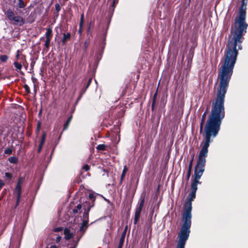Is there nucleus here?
<instances>
[{
	"label": "nucleus",
	"instance_id": "nucleus-4",
	"mask_svg": "<svg viewBox=\"0 0 248 248\" xmlns=\"http://www.w3.org/2000/svg\"><path fill=\"white\" fill-rule=\"evenodd\" d=\"M96 199V196L93 193H90L86 198H81L80 199V202L82 203L83 208L84 210L83 215L82 222L83 224L89 223V212L91 208L94 206V202Z\"/></svg>",
	"mask_w": 248,
	"mask_h": 248
},
{
	"label": "nucleus",
	"instance_id": "nucleus-61",
	"mask_svg": "<svg viewBox=\"0 0 248 248\" xmlns=\"http://www.w3.org/2000/svg\"><path fill=\"white\" fill-rule=\"evenodd\" d=\"M191 159H193V160H194V156H195L194 153H193L192 154H191Z\"/></svg>",
	"mask_w": 248,
	"mask_h": 248
},
{
	"label": "nucleus",
	"instance_id": "nucleus-18",
	"mask_svg": "<svg viewBox=\"0 0 248 248\" xmlns=\"http://www.w3.org/2000/svg\"><path fill=\"white\" fill-rule=\"evenodd\" d=\"M41 122L40 121H38L37 122V127L35 131V133L37 136H38L39 134L40 130L41 129Z\"/></svg>",
	"mask_w": 248,
	"mask_h": 248
},
{
	"label": "nucleus",
	"instance_id": "nucleus-63",
	"mask_svg": "<svg viewBox=\"0 0 248 248\" xmlns=\"http://www.w3.org/2000/svg\"><path fill=\"white\" fill-rule=\"evenodd\" d=\"M2 131L0 130V137L1 136V135H2Z\"/></svg>",
	"mask_w": 248,
	"mask_h": 248
},
{
	"label": "nucleus",
	"instance_id": "nucleus-45",
	"mask_svg": "<svg viewBox=\"0 0 248 248\" xmlns=\"http://www.w3.org/2000/svg\"><path fill=\"white\" fill-rule=\"evenodd\" d=\"M155 103H152L151 108H152V111L153 112H154L155 111Z\"/></svg>",
	"mask_w": 248,
	"mask_h": 248
},
{
	"label": "nucleus",
	"instance_id": "nucleus-51",
	"mask_svg": "<svg viewBox=\"0 0 248 248\" xmlns=\"http://www.w3.org/2000/svg\"><path fill=\"white\" fill-rule=\"evenodd\" d=\"M91 23H90V24L88 25V28H87V31L88 32H89L90 31V30H91Z\"/></svg>",
	"mask_w": 248,
	"mask_h": 248
},
{
	"label": "nucleus",
	"instance_id": "nucleus-3",
	"mask_svg": "<svg viewBox=\"0 0 248 248\" xmlns=\"http://www.w3.org/2000/svg\"><path fill=\"white\" fill-rule=\"evenodd\" d=\"M198 183L191 182V191L189 194L187 202L184 210L182 216L183 223L178 234V241L186 243L188 239L190 233V227L191 225V211L192 202L196 198V193L198 189Z\"/></svg>",
	"mask_w": 248,
	"mask_h": 248
},
{
	"label": "nucleus",
	"instance_id": "nucleus-54",
	"mask_svg": "<svg viewBox=\"0 0 248 248\" xmlns=\"http://www.w3.org/2000/svg\"><path fill=\"white\" fill-rule=\"evenodd\" d=\"M89 86L90 85H88V84H86V85L83 88V89L85 90V91H86L87 89L88 88Z\"/></svg>",
	"mask_w": 248,
	"mask_h": 248
},
{
	"label": "nucleus",
	"instance_id": "nucleus-22",
	"mask_svg": "<svg viewBox=\"0 0 248 248\" xmlns=\"http://www.w3.org/2000/svg\"><path fill=\"white\" fill-rule=\"evenodd\" d=\"M18 3L17 5V7L19 8H23L26 6V4L25 3L23 0H18Z\"/></svg>",
	"mask_w": 248,
	"mask_h": 248
},
{
	"label": "nucleus",
	"instance_id": "nucleus-31",
	"mask_svg": "<svg viewBox=\"0 0 248 248\" xmlns=\"http://www.w3.org/2000/svg\"><path fill=\"white\" fill-rule=\"evenodd\" d=\"M19 60L20 61V63L24 64V62H26V56L23 54L21 55Z\"/></svg>",
	"mask_w": 248,
	"mask_h": 248
},
{
	"label": "nucleus",
	"instance_id": "nucleus-39",
	"mask_svg": "<svg viewBox=\"0 0 248 248\" xmlns=\"http://www.w3.org/2000/svg\"><path fill=\"white\" fill-rule=\"evenodd\" d=\"M191 172H189L187 171L186 177V182H188L189 178H190V175H191Z\"/></svg>",
	"mask_w": 248,
	"mask_h": 248
},
{
	"label": "nucleus",
	"instance_id": "nucleus-60",
	"mask_svg": "<svg viewBox=\"0 0 248 248\" xmlns=\"http://www.w3.org/2000/svg\"><path fill=\"white\" fill-rule=\"evenodd\" d=\"M49 248H57V246L54 245L51 246Z\"/></svg>",
	"mask_w": 248,
	"mask_h": 248
},
{
	"label": "nucleus",
	"instance_id": "nucleus-49",
	"mask_svg": "<svg viewBox=\"0 0 248 248\" xmlns=\"http://www.w3.org/2000/svg\"><path fill=\"white\" fill-rule=\"evenodd\" d=\"M92 78H90L88 80V81L87 82V84H88V85H90L91 84V82H92Z\"/></svg>",
	"mask_w": 248,
	"mask_h": 248
},
{
	"label": "nucleus",
	"instance_id": "nucleus-32",
	"mask_svg": "<svg viewBox=\"0 0 248 248\" xmlns=\"http://www.w3.org/2000/svg\"><path fill=\"white\" fill-rule=\"evenodd\" d=\"M157 93H158V88H157L155 93H154L153 98H152V103H155L156 102V100L157 99Z\"/></svg>",
	"mask_w": 248,
	"mask_h": 248
},
{
	"label": "nucleus",
	"instance_id": "nucleus-15",
	"mask_svg": "<svg viewBox=\"0 0 248 248\" xmlns=\"http://www.w3.org/2000/svg\"><path fill=\"white\" fill-rule=\"evenodd\" d=\"M22 63H20V62H18L16 61L14 62V66L16 68V70L17 72L20 71L21 70V69H22Z\"/></svg>",
	"mask_w": 248,
	"mask_h": 248
},
{
	"label": "nucleus",
	"instance_id": "nucleus-41",
	"mask_svg": "<svg viewBox=\"0 0 248 248\" xmlns=\"http://www.w3.org/2000/svg\"><path fill=\"white\" fill-rule=\"evenodd\" d=\"M128 170V168L127 167L126 165L124 166V169H123V170L122 171V173L125 175V174L127 172Z\"/></svg>",
	"mask_w": 248,
	"mask_h": 248
},
{
	"label": "nucleus",
	"instance_id": "nucleus-11",
	"mask_svg": "<svg viewBox=\"0 0 248 248\" xmlns=\"http://www.w3.org/2000/svg\"><path fill=\"white\" fill-rule=\"evenodd\" d=\"M63 233L65 235L64 238L66 240H69L73 237V233L71 232V231L68 228H65L64 230Z\"/></svg>",
	"mask_w": 248,
	"mask_h": 248
},
{
	"label": "nucleus",
	"instance_id": "nucleus-64",
	"mask_svg": "<svg viewBox=\"0 0 248 248\" xmlns=\"http://www.w3.org/2000/svg\"><path fill=\"white\" fill-rule=\"evenodd\" d=\"M105 201H107V202H108V203H110V202H109V200H108L105 199Z\"/></svg>",
	"mask_w": 248,
	"mask_h": 248
},
{
	"label": "nucleus",
	"instance_id": "nucleus-9",
	"mask_svg": "<svg viewBox=\"0 0 248 248\" xmlns=\"http://www.w3.org/2000/svg\"><path fill=\"white\" fill-rule=\"evenodd\" d=\"M89 227V224H83V223L82 222L81 223V225L80 226L79 229L78 231V232H81V234L80 236L79 237L78 242L79 240V239L81 238V237L84 234L85 232H86L87 229H88Z\"/></svg>",
	"mask_w": 248,
	"mask_h": 248
},
{
	"label": "nucleus",
	"instance_id": "nucleus-29",
	"mask_svg": "<svg viewBox=\"0 0 248 248\" xmlns=\"http://www.w3.org/2000/svg\"><path fill=\"white\" fill-rule=\"evenodd\" d=\"M186 243L178 241L176 248H185Z\"/></svg>",
	"mask_w": 248,
	"mask_h": 248
},
{
	"label": "nucleus",
	"instance_id": "nucleus-35",
	"mask_svg": "<svg viewBox=\"0 0 248 248\" xmlns=\"http://www.w3.org/2000/svg\"><path fill=\"white\" fill-rule=\"evenodd\" d=\"M24 88L25 90V92L27 93H31V91H30V87H29V86L27 84H25L24 85Z\"/></svg>",
	"mask_w": 248,
	"mask_h": 248
},
{
	"label": "nucleus",
	"instance_id": "nucleus-43",
	"mask_svg": "<svg viewBox=\"0 0 248 248\" xmlns=\"http://www.w3.org/2000/svg\"><path fill=\"white\" fill-rule=\"evenodd\" d=\"M83 94H80V95L78 96V97L77 99V101L76 102H75V105H77L78 102V101L81 99L82 96Z\"/></svg>",
	"mask_w": 248,
	"mask_h": 248
},
{
	"label": "nucleus",
	"instance_id": "nucleus-23",
	"mask_svg": "<svg viewBox=\"0 0 248 248\" xmlns=\"http://www.w3.org/2000/svg\"><path fill=\"white\" fill-rule=\"evenodd\" d=\"M90 45V40L89 39H87L85 41L83 44V49L84 51H86L88 47Z\"/></svg>",
	"mask_w": 248,
	"mask_h": 248
},
{
	"label": "nucleus",
	"instance_id": "nucleus-6",
	"mask_svg": "<svg viewBox=\"0 0 248 248\" xmlns=\"http://www.w3.org/2000/svg\"><path fill=\"white\" fill-rule=\"evenodd\" d=\"M5 14L8 19L11 21L14 25L21 26L25 24L24 18L22 16L15 15L11 9H8Z\"/></svg>",
	"mask_w": 248,
	"mask_h": 248
},
{
	"label": "nucleus",
	"instance_id": "nucleus-58",
	"mask_svg": "<svg viewBox=\"0 0 248 248\" xmlns=\"http://www.w3.org/2000/svg\"><path fill=\"white\" fill-rule=\"evenodd\" d=\"M193 159H191L189 161V165H193Z\"/></svg>",
	"mask_w": 248,
	"mask_h": 248
},
{
	"label": "nucleus",
	"instance_id": "nucleus-19",
	"mask_svg": "<svg viewBox=\"0 0 248 248\" xmlns=\"http://www.w3.org/2000/svg\"><path fill=\"white\" fill-rule=\"evenodd\" d=\"M8 161L11 163L16 164L18 163V158L15 156H11L8 158Z\"/></svg>",
	"mask_w": 248,
	"mask_h": 248
},
{
	"label": "nucleus",
	"instance_id": "nucleus-56",
	"mask_svg": "<svg viewBox=\"0 0 248 248\" xmlns=\"http://www.w3.org/2000/svg\"><path fill=\"white\" fill-rule=\"evenodd\" d=\"M89 86L90 85H88V84H86V85L83 88V89L85 90V91H86L87 89L88 88Z\"/></svg>",
	"mask_w": 248,
	"mask_h": 248
},
{
	"label": "nucleus",
	"instance_id": "nucleus-1",
	"mask_svg": "<svg viewBox=\"0 0 248 248\" xmlns=\"http://www.w3.org/2000/svg\"><path fill=\"white\" fill-rule=\"evenodd\" d=\"M241 4L238 9L239 16L235 19L233 27L231 28L227 51L224 54V60L221 62L218 74L219 78L218 87L227 89L238 54V50L242 49L243 36L246 33L248 26L245 21L248 0H241Z\"/></svg>",
	"mask_w": 248,
	"mask_h": 248
},
{
	"label": "nucleus",
	"instance_id": "nucleus-20",
	"mask_svg": "<svg viewBox=\"0 0 248 248\" xmlns=\"http://www.w3.org/2000/svg\"><path fill=\"white\" fill-rule=\"evenodd\" d=\"M194 54V48L191 47V48L189 50V53L188 54L187 58L188 59H190L191 61H192V58L193 57Z\"/></svg>",
	"mask_w": 248,
	"mask_h": 248
},
{
	"label": "nucleus",
	"instance_id": "nucleus-16",
	"mask_svg": "<svg viewBox=\"0 0 248 248\" xmlns=\"http://www.w3.org/2000/svg\"><path fill=\"white\" fill-rule=\"evenodd\" d=\"M107 146L104 144H101L98 145L96 149L98 151H104L107 150Z\"/></svg>",
	"mask_w": 248,
	"mask_h": 248
},
{
	"label": "nucleus",
	"instance_id": "nucleus-42",
	"mask_svg": "<svg viewBox=\"0 0 248 248\" xmlns=\"http://www.w3.org/2000/svg\"><path fill=\"white\" fill-rule=\"evenodd\" d=\"M125 174H124L122 173V174L121 175L120 182V185H122V182H123V181L124 177H125Z\"/></svg>",
	"mask_w": 248,
	"mask_h": 248
},
{
	"label": "nucleus",
	"instance_id": "nucleus-40",
	"mask_svg": "<svg viewBox=\"0 0 248 248\" xmlns=\"http://www.w3.org/2000/svg\"><path fill=\"white\" fill-rule=\"evenodd\" d=\"M43 145L44 144H41V143L39 144L37 149V153L38 154H39L41 152Z\"/></svg>",
	"mask_w": 248,
	"mask_h": 248
},
{
	"label": "nucleus",
	"instance_id": "nucleus-59",
	"mask_svg": "<svg viewBox=\"0 0 248 248\" xmlns=\"http://www.w3.org/2000/svg\"><path fill=\"white\" fill-rule=\"evenodd\" d=\"M86 92V91L85 90H84L83 88L82 89L81 91V93H80L82 94H83L85 93Z\"/></svg>",
	"mask_w": 248,
	"mask_h": 248
},
{
	"label": "nucleus",
	"instance_id": "nucleus-17",
	"mask_svg": "<svg viewBox=\"0 0 248 248\" xmlns=\"http://www.w3.org/2000/svg\"><path fill=\"white\" fill-rule=\"evenodd\" d=\"M118 2V0H113L112 3L109 7V10L111 11L113 13L114 11V9L116 6Z\"/></svg>",
	"mask_w": 248,
	"mask_h": 248
},
{
	"label": "nucleus",
	"instance_id": "nucleus-36",
	"mask_svg": "<svg viewBox=\"0 0 248 248\" xmlns=\"http://www.w3.org/2000/svg\"><path fill=\"white\" fill-rule=\"evenodd\" d=\"M127 230V226H126L124 228V229L121 236V237L123 238V237L124 238H125Z\"/></svg>",
	"mask_w": 248,
	"mask_h": 248
},
{
	"label": "nucleus",
	"instance_id": "nucleus-47",
	"mask_svg": "<svg viewBox=\"0 0 248 248\" xmlns=\"http://www.w3.org/2000/svg\"><path fill=\"white\" fill-rule=\"evenodd\" d=\"M61 238H62L61 236H57L55 240L56 243H59L61 241Z\"/></svg>",
	"mask_w": 248,
	"mask_h": 248
},
{
	"label": "nucleus",
	"instance_id": "nucleus-25",
	"mask_svg": "<svg viewBox=\"0 0 248 248\" xmlns=\"http://www.w3.org/2000/svg\"><path fill=\"white\" fill-rule=\"evenodd\" d=\"M51 40V39L46 38V40L45 43V48L46 49V50H47L48 49V48L50 46Z\"/></svg>",
	"mask_w": 248,
	"mask_h": 248
},
{
	"label": "nucleus",
	"instance_id": "nucleus-14",
	"mask_svg": "<svg viewBox=\"0 0 248 248\" xmlns=\"http://www.w3.org/2000/svg\"><path fill=\"white\" fill-rule=\"evenodd\" d=\"M106 39L105 37L103 38V40H102L100 44V54H102L104 52V50L105 47L106 45Z\"/></svg>",
	"mask_w": 248,
	"mask_h": 248
},
{
	"label": "nucleus",
	"instance_id": "nucleus-5",
	"mask_svg": "<svg viewBox=\"0 0 248 248\" xmlns=\"http://www.w3.org/2000/svg\"><path fill=\"white\" fill-rule=\"evenodd\" d=\"M23 180L24 178L23 177H19L18 178L17 184L13 191V194L15 198L16 202L15 204L11 207V209L12 210H15L19 206L22 194L21 184L22 183Z\"/></svg>",
	"mask_w": 248,
	"mask_h": 248
},
{
	"label": "nucleus",
	"instance_id": "nucleus-27",
	"mask_svg": "<svg viewBox=\"0 0 248 248\" xmlns=\"http://www.w3.org/2000/svg\"><path fill=\"white\" fill-rule=\"evenodd\" d=\"M46 132L44 131L43 132V134L42 135L41 140L40 141V143L41 144H44L45 143L46 138Z\"/></svg>",
	"mask_w": 248,
	"mask_h": 248
},
{
	"label": "nucleus",
	"instance_id": "nucleus-52",
	"mask_svg": "<svg viewBox=\"0 0 248 248\" xmlns=\"http://www.w3.org/2000/svg\"><path fill=\"white\" fill-rule=\"evenodd\" d=\"M35 63V62L34 61V60H32L31 62V66L32 67H33Z\"/></svg>",
	"mask_w": 248,
	"mask_h": 248
},
{
	"label": "nucleus",
	"instance_id": "nucleus-30",
	"mask_svg": "<svg viewBox=\"0 0 248 248\" xmlns=\"http://www.w3.org/2000/svg\"><path fill=\"white\" fill-rule=\"evenodd\" d=\"M124 239L123 237H120L119 242V245L117 248H123L124 243Z\"/></svg>",
	"mask_w": 248,
	"mask_h": 248
},
{
	"label": "nucleus",
	"instance_id": "nucleus-62",
	"mask_svg": "<svg viewBox=\"0 0 248 248\" xmlns=\"http://www.w3.org/2000/svg\"><path fill=\"white\" fill-rule=\"evenodd\" d=\"M75 108H74L73 109H72V110H71V113H72V114L73 113H74V111H75Z\"/></svg>",
	"mask_w": 248,
	"mask_h": 248
},
{
	"label": "nucleus",
	"instance_id": "nucleus-10",
	"mask_svg": "<svg viewBox=\"0 0 248 248\" xmlns=\"http://www.w3.org/2000/svg\"><path fill=\"white\" fill-rule=\"evenodd\" d=\"M63 37L62 39V45H65L67 41L71 39V34L70 32H64L62 33Z\"/></svg>",
	"mask_w": 248,
	"mask_h": 248
},
{
	"label": "nucleus",
	"instance_id": "nucleus-50",
	"mask_svg": "<svg viewBox=\"0 0 248 248\" xmlns=\"http://www.w3.org/2000/svg\"><path fill=\"white\" fill-rule=\"evenodd\" d=\"M82 27H83V26H81V27H80V26H79V30L78 31V32L80 34H81L82 33Z\"/></svg>",
	"mask_w": 248,
	"mask_h": 248
},
{
	"label": "nucleus",
	"instance_id": "nucleus-44",
	"mask_svg": "<svg viewBox=\"0 0 248 248\" xmlns=\"http://www.w3.org/2000/svg\"><path fill=\"white\" fill-rule=\"evenodd\" d=\"M78 245V242L75 244L74 243H72L69 247V248H76Z\"/></svg>",
	"mask_w": 248,
	"mask_h": 248
},
{
	"label": "nucleus",
	"instance_id": "nucleus-46",
	"mask_svg": "<svg viewBox=\"0 0 248 248\" xmlns=\"http://www.w3.org/2000/svg\"><path fill=\"white\" fill-rule=\"evenodd\" d=\"M4 186V183L3 181L0 179V189Z\"/></svg>",
	"mask_w": 248,
	"mask_h": 248
},
{
	"label": "nucleus",
	"instance_id": "nucleus-21",
	"mask_svg": "<svg viewBox=\"0 0 248 248\" xmlns=\"http://www.w3.org/2000/svg\"><path fill=\"white\" fill-rule=\"evenodd\" d=\"M83 206V204H78L73 210V212L74 214H77L79 210H80L82 207Z\"/></svg>",
	"mask_w": 248,
	"mask_h": 248
},
{
	"label": "nucleus",
	"instance_id": "nucleus-13",
	"mask_svg": "<svg viewBox=\"0 0 248 248\" xmlns=\"http://www.w3.org/2000/svg\"><path fill=\"white\" fill-rule=\"evenodd\" d=\"M72 118H73V115H72V114H71L68 118V119H67L66 122L64 123V124H63V131L65 130L68 128L70 124L72 121Z\"/></svg>",
	"mask_w": 248,
	"mask_h": 248
},
{
	"label": "nucleus",
	"instance_id": "nucleus-8",
	"mask_svg": "<svg viewBox=\"0 0 248 248\" xmlns=\"http://www.w3.org/2000/svg\"><path fill=\"white\" fill-rule=\"evenodd\" d=\"M208 110H209V106H208L207 107L205 111L204 112V113L202 115L201 123L200 124V133H201L202 132L204 124V122L206 120V116L209 112Z\"/></svg>",
	"mask_w": 248,
	"mask_h": 248
},
{
	"label": "nucleus",
	"instance_id": "nucleus-55",
	"mask_svg": "<svg viewBox=\"0 0 248 248\" xmlns=\"http://www.w3.org/2000/svg\"><path fill=\"white\" fill-rule=\"evenodd\" d=\"M89 86L90 85H88V84H86V85L83 88V89L85 90V91H86L87 89L88 88Z\"/></svg>",
	"mask_w": 248,
	"mask_h": 248
},
{
	"label": "nucleus",
	"instance_id": "nucleus-7",
	"mask_svg": "<svg viewBox=\"0 0 248 248\" xmlns=\"http://www.w3.org/2000/svg\"><path fill=\"white\" fill-rule=\"evenodd\" d=\"M145 195H141L135 209L133 223L135 225L137 224L140 216L141 211L143 209L145 202Z\"/></svg>",
	"mask_w": 248,
	"mask_h": 248
},
{
	"label": "nucleus",
	"instance_id": "nucleus-57",
	"mask_svg": "<svg viewBox=\"0 0 248 248\" xmlns=\"http://www.w3.org/2000/svg\"><path fill=\"white\" fill-rule=\"evenodd\" d=\"M89 86L90 85H88V84H86V85L83 88V89L85 90V91H86L87 89L88 88Z\"/></svg>",
	"mask_w": 248,
	"mask_h": 248
},
{
	"label": "nucleus",
	"instance_id": "nucleus-2",
	"mask_svg": "<svg viewBox=\"0 0 248 248\" xmlns=\"http://www.w3.org/2000/svg\"><path fill=\"white\" fill-rule=\"evenodd\" d=\"M227 89L218 87L217 97L213 102L211 110L204 126V142L200 151L198 160L194 168V174L192 176V182L199 184L205 170L206 158L207 156L208 147L212 142L211 138L216 137L220 129L222 120L225 117L224 102Z\"/></svg>",
	"mask_w": 248,
	"mask_h": 248
},
{
	"label": "nucleus",
	"instance_id": "nucleus-26",
	"mask_svg": "<svg viewBox=\"0 0 248 248\" xmlns=\"http://www.w3.org/2000/svg\"><path fill=\"white\" fill-rule=\"evenodd\" d=\"M8 59V57L5 55H1L0 56V61L2 62H6Z\"/></svg>",
	"mask_w": 248,
	"mask_h": 248
},
{
	"label": "nucleus",
	"instance_id": "nucleus-37",
	"mask_svg": "<svg viewBox=\"0 0 248 248\" xmlns=\"http://www.w3.org/2000/svg\"><path fill=\"white\" fill-rule=\"evenodd\" d=\"M20 50H17V51H16V60H19V59H20V57L21 56V55H20Z\"/></svg>",
	"mask_w": 248,
	"mask_h": 248
},
{
	"label": "nucleus",
	"instance_id": "nucleus-28",
	"mask_svg": "<svg viewBox=\"0 0 248 248\" xmlns=\"http://www.w3.org/2000/svg\"><path fill=\"white\" fill-rule=\"evenodd\" d=\"M12 152H13V149L12 148L8 147V148H6L4 150V154L10 155L12 154Z\"/></svg>",
	"mask_w": 248,
	"mask_h": 248
},
{
	"label": "nucleus",
	"instance_id": "nucleus-24",
	"mask_svg": "<svg viewBox=\"0 0 248 248\" xmlns=\"http://www.w3.org/2000/svg\"><path fill=\"white\" fill-rule=\"evenodd\" d=\"M55 10H56V13H57V14L56 15V16H59V13L61 11V7L59 3H56L55 4Z\"/></svg>",
	"mask_w": 248,
	"mask_h": 248
},
{
	"label": "nucleus",
	"instance_id": "nucleus-53",
	"mask_svg": "<svg viewBox=\"0 0 248 248\" xmlns=\"http://www.w3.org/2000/svg\"><path fill=\"white\" fill-rule=\"evenodd\" d=\"M89 86L90 85H88V84H86V85L83 88V89L85 90V91H86L87 89L88 88Z\"/></svg>",
	"mask_w": 248,
	"mask_h": 248
},
{
	"label": "nucleus",
	"instance_id": "nucleus-34",
	"mask_svg": "<svg viewBox=\"0 0 248 248\" xmlns=\"http://www.w3.org/2000/svg\"><path fill=\"white\" fill-rule=\"evenodd\" d=\"M83 23H84V14H82L81 15V17H80L79 26H80V27H81V26H83Z\"/></svg>",
	"mask_w": 248,
	"mask_h": 248
},
{
	"label": "nucleus",
	"instance_id": "nucleus-12",
	"mask_svg": "<svg viewBox=\"0 0 248 248\" xmlns=\"http://www.w3.org/2000/svg\"><path fill=\"white\" fill-rule=\"evenodd\" d=\"M46 32L45 33V37L46 38L52 39L53 37L52 27L50 26L46 28Z\"/></svg>",
	"mask_w": 248,
	"mask_h": 248
},
{
	"label": "nucleus",
	"instance_id": "nucleus-38",
	"mask_svg": "<svg viewBox=\"0 0 248 248\" xmlns=\"http://www.w3.org/2000/svg\"><path fill=\"white\" fill-rule=\"evenodd\" d=\"M90 169V166L88 164H86L82 167V169L85 171H88Z\"/></svg>",
	"mask_w": 248,
	"mask_h": 248
},
{
	"label": "nucleus",
	"instance_id": "nucleus-48",
	"mask_svg": "<svg viewBox=\"0 0 248 248\" xmlns=\"http://www.w3.org/2000/svg\"><path fill=\"white\" fill-rule=\"evenodd\" d=\"M192 169V166L188 165V170H187V171L189 172H191Z\"/></svg>",
	"mask_w": 248,
	"mask_h": 248
},
{
	"label": "nucleus",
	"instance_id": "nucleus-33",
	"mask_svg": "<svg viewBox=\"0 0 248 248\" xmlns=\"http://www.w3.org/2000/svg\"><path fill=\"white\" fill-rule=\"evenodd\" d=\"M5 176L7 178V179L11 180L13 177V174L10 172H5Z\"/></svg>",
	"mask_w": 248,
	"mask_h": 248
}]
</instances>
